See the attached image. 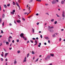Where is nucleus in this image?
Listing matches in <instances>:
<instances>
[{
  "label": "nucleus",
  "instance_id": "aec40b11",
  "mask_svg": "<svg viewBox=\"0 0 65 65\" xmlns=\"http://www.w3.org/2000/svg\"><path fill=\"white\" fill-rule=\"evenodd\" d=\"M32 1H33V0H30V1H29V3H31L32 2Z\"/></svg>",
  "mask_w": 65,
  "mask_h": 65
},
{
  "label": "nucleus",
  "instance_id": "473e14b6",
  "mask_svg": "<svg viewBox=\"0 0 65 65\" xmlns=\"http://www.w3.org/2000/svg\"><path fill=\"white\" fill-rule=\"evenodd\" d=\"M1 22H2V19L1 18H0V24L1 23Z\"/></svg>",
  "mask_w": 65,
  "mask_h": 65
},
{
  "label": "nucleus",
  "instance_id": "37998d69",
  "mask_svg": "<svg viewBox=\"0 0 65 65\" xmlns=\"http://www.w3.org/2000/svg\"><path fill=\"white\" fill-rule=\"evenodd\" d=\"M40 36L41 38H42V35H41Z\"/></svg>",
  "mask_w": 65,
  "mask_h": 65
},
{
  "label": "nucleus",
  "instance_id": "a211bd4d",
  "mask_svg": "<svg viewBox=\"0 0 65 65\" xmlns=\"http://www.w3.org/2000/svg\"><path fill=\"white\" fill-rule=\"evenodd\" d=\"M15 4V2H13V5H14Z\"/></svg>",
  "mask_w": 65,
  "mask_h": 65
},
{
  "label": "nucleus",
  "instance_id": "680f3d73",
  "mask_svg": "<svg viewBox=\"0 0 65 65\" xmlns=\"http://www.w3.org/2000/svg\"><path fill=\"white\" fill-rule=\"evenodd\" d=\"M1 56H2V57H3V54H1Z\"/></svg>",
  "mask_w": 65,
  "mask_h": 65
},
{
  "label": "nucleus",
  "instance_id": "39448f33",
  "mask_svg": "<svg viewBox=\"0 0 65 65\" xmlns=\"http://www.w3.org/2000/svg\"><path fill=\"white\" fill-rule=\"evenodd\" d=\"M51 57V56L48 55L47 56V57L45 58V60H47L48 59H50Z\"/></svg>",
  "mask_w": 65,
  "mask_h": 65
},
{
  "label": "nucleus",
  "instance_id": "8fccbe9b",
  "mask_svg": "<svg viewBox=\"0 0 65 65\" xmlns=\"http://www.w3.org/2000/svg\"><path fill=\"white\" fill-rule=\"evenodd\" d=\"M25 14H27V12H25L24 13Z\"/></svg>",
  "mask_w": 65,
  "mask_h": 65
},
{
  "label": "nucleus",
  "instance_id": "c9c22d12",
  "mask_svg": "<svg viewBox=\"0 0 65 65\" xmlns=\"http://www.w3.org/2000/svg\"><path fill=\"white\" fill-rule=\"evenodd\" d=\"M22 20H23V21H25V19H24V18H22Z\"/></svg>",
  "mask_w": 65,
  "mask_h": 65
},
{
  "label": "nucleus",
  "instance_id": "58836bf2",
  "mask_svg": "<svg viewBox=\"0 0 65 65\" xmlns=\"http://www.w3.org/2000/svg\"><path fill=\"white\" fill-rule=\"evenodd\" d=\"M1 33H3V31L2 30H1Z\"/></svg>",
  "mask_w": 65,
  "mask_h": 65
},
{
  "label": "nucleus",
  "instance_id": "09e8293b",
  "mask_svg": "<svg viewBox=\"0 0 65 65\" xmlns=\"http://www.w3.org/2000/svg\"><path fill=\"white\" fill-rule=\"evenodd\" d=\"M3 50L4 51H5V52H6V50H5V49H4V48H3Z\"/></svg>",
  "mask_w": 65,
  "mask_h": 65
},
{
  "label": "nucleus",
  "instance_id": "2eb2a0df",
  "mask_svg": "<svg viewBox=\"0 0 65 65\" xmlns=\"http://www.w3.org/2000/svg\"><path fill=\"white\" fill-rule=\"evenodd\" d=\"M4 6L5 8H7V6L6 5H4Z\"/></svg>",
  "mask_w": 65,
  "mask_h": 65
},
{
  "label": "nucleus",
  "instance_id": "ea45409f",
  "mask_svg": "<svg viewBox=\"0 0 65 65\" xmlns=\"http://www.w3.org/2000/svg\"><path fill=\"white\" fill-rule=\"evenodd\" d=\"M17 42H19V40L18 39L17 40Z\"/></svg>",
  "mask_w": 65,
  "mask_h": 65
},
{
  "label": "nucleus",
  "instance_id": "a19ab883",
  "mask_svg": "<svg viewBox=\"0 0 65 65\" xmlns=\"http://www.w3.org/2000/svg\"><path fill=\"white\" fill-rule=\"evenodd\" d=\"M45 5H46V6H48V4H45Z\"/></svg>",
  "mask_w": 65,
  "mask_h": 65
},
{
  "label": "nucleus",
  "instance_id": "412c9836",
  "mask_svg": "<svg viewBox=\"0 0 65 65\" xmlns=\"http://www.w3.org/2000/svg\"><path fill=\"white\" fill-rule=\"evenodd\" d=\"M30 41L31 42V43H33V40H30Z\"/></svg>",
  "mask_w": 65,
  "mask_h": 65
},
{
  "label": "nucleus",
  "instance_id": "603ef678",
  "mask_svg": "<svg viewBox=\"0 0 65 65\" xmlns=\"http://www.w3.org/2000/svg\"><path fill=\"white\" fill-rule=\"evenodd\" d=\"M1 10V6H0V11Z\"/></svg>",
  "mask_w": 65,
  "mask_h": 65
},
{
  "label": "nucleus",
  "instance_id": "774afa93",
  "mask_svg": "<svg viewBox=\"0 0 65 65\" xmlns=\"http://www.w3.org/2000/svg\"><path fill=\"white\" fill-rule=\"evenodd\" d=\"M38 47H40V45H38Z\"/></svg>",
  "mask_w": 65,
  "mask_h": 65
},
{
  "label": "nucleus",
  "instance_id": "ddd939ff",
  "mask_svg": "<svg viewBox=\"0 0 65 65\" xmlns=\"http://www.w3.org/2000/svg\"><path fill=\"white\" fill-rule=\"evenodd\" d=\"M23 38L25 40H27V38L24 37Z\"/></svg>",
  "mask_w": 65,
  "mask_h": 65
},
{
  "label": "nucleus",
  "instance_id": "393cba45",
  "mask_svg": "<svg viewBox=\"0 0 65 65\" xmlns=\"http://www.w3.org/2000/svg\"><path fill=\"white\" fill-rule=\"evenodd\" d=\"M31 53L32 54H34V51H32L31 52Z\"/></svg>",
  "mask_w": 65,
  "mask_h": 65
},
{
  "label": "nucleus",
  "instance_id": "b1692460",
  "mask_svg": "<svg viewBox=\"0 0 65 65\" xmlns=\"http://www.w3.org/2000/svg\"><path fill=\"white\" fill-rule=\"evenodd\" d=\"M50 55L51 56H52V57H54V55L53 54H50Z\"/></svg>",
  "mask_w": 65,
  "mask_h": 65
},
{
  "label": "nucleus",
  "instance_id": "5701e85b",
  "mask_svg": "<svg viewBox=\"0 0 65 65\" xmlns=\"http://www.w3.org/2000/svg\"><path fill=\"white\" fill-rule=\"evenodd\" d=\"M17 52L18 54H19V53H20L21 52V51H17Z\"/></svg>",
  "mask_w": 65,
  "mask_h": 65
},
{
  "label": "nucleus",
  "instance_id": "052dcab7",
  "mask_svg": "<svg viewBox=\"0 0 65 65\" xmlns=\"http://www.w3.org/2000/svg\"><path fill=\"white\" fill-rule=\"evenodd\" d=\"M9 25L10 26H12V24H11V23H10Z\"/></svg>",
  "mask_w": 65,
  "mask_h": 65
},
{
  "label": "nucleus",
  "instance_id": "a878e982",
  "mask_svg": "<svg viewBox=\"0 0 65 65\" xmlns=\"http://www.w3.org/2000/svg\"><path fill=\"white\" fill-rule=\"evenodd\" d=\"M35 42L36 43H37V40H35Z\"/></svg>",
  "mask_w": 65,
  "mask_h": 65
},
{
  "label": "nucleus",
  "instance_id": "864d4df0",
  "mask_svg": "<svg viewBox=\"0 0 65 65\" xmlns=\"http://www.w3.org/2000/svg\"><path fill=\"white\" fill-rule=\"evenodd\" d=\"M48 43H50L51 42H50V41L49 40H48Z\"/></svg>",
  "mask_w": 65,
  "mask_h": 65
},
{
  "label": "nucleus",
  "instance_id": "3c124183",
  "mask_svg": "<svg viewBox=\"0 0 65 65\" xmlns=\"http://www.w3.org/2000/svg\"><path fill=\"white\" fill-rule=\"evenodd\" d=\"M9 49L10 50H11L12 49V47H11V48H9Z\"/></svg>",
  "mask_w": 65,
  "mask_h": 65
},
{
  "label": "nucleus",
  "instance_id": "7ed1b4c3",
  "mask_svg": "<svg viewBox=\"0 0 65 65\" xmlns=\"http://www.w3.org/2000/svg\"><path fill=\"white\" fill-rule=\"evenodd\" d=\"M65 12L64 11H63V13H62V17H63V18H64V17H65Z\"/></svg>",
  "mask_w": 65,
  "mask_h": 65
},
{
  "label": "nucleus",
  "instance_id": "4c0bfd02",
  "mask_svg": "<svg viewBox=\"0 0 65 65\" xmlns=\"http://www.w3.org/2000/svg\"><path fill=\"white\" fill-rule=\"evenodd\" d=\"M6 40H4L3 41V43H5V42H6Z\"/></svg>",
  "mask_w": 65,
  "mask_h": 65
},
{
  "label": "nucleus",
  "instance_id": "79ce46f5",
  "mask_svg": "<svg viewBox=\"0 0 65 65\" xmlns=\"http://www.w3.org/2000/svg\"><path fill=\"white\" fill-rule=\"evenodd\" d=\"M7 6H10V4H9L8 5H7Z\"/></svg>",
  "mask_w": 65,
  "mask_h": 65
},
{
  "label": "nucleus",
  "instance_id": "9b49d317",
  "mask_svg": "<svg viewBox=\"0 0 65 65\" xmlns=\"http://www.w3.org/2000/svg\"><path fill=\"white\" fill-rule=\"evenodd\" d=\"M45 38V39H47V40H49V38H48V37H44Z\"/></svg>",
  "mask_w": 65,
  "mask_h": 65
},
{
  "label": "nucleus",
  "instance_id": "c85d7f7f",
  "mask_svg": "<svg viewBox=\"0 0 65 65\" xmlns=\"http://www.w3.org/2000/svg\"><path fill=\"white\" fill-rule=\"evenodd\" d=\"M8 38H9V39H10V38H11V39H12V37H11V36H10Z\"/></svg>",
  "mask_w": 65,
  "mask_h": 65
},
{
  "label": "nucleus",
  "instance_id": "6ab92c4d",
  "mask_svg": "<svg viewBox=\"0 0 65 65\" xmlns=\"http://www.w3.org/2000/svg\"><path fill=\"white\" fill-rule=\"evenodd\" d=\"M8 42H10V39L8 38Z\"/></svg>",
  "mask_w": 65,
  "mask_h": 65
},
{
  "label": "nucleus",
  "instance_id": "4d7b16f0",
  "mask_svg": "<svg viewBox=\"0 0 65 65\" xmlns=\"http://www.w3.org/2000/svg\"><path fill=\"white\" fill-rule=\"evenodd\" d=\"M2 25L3 26H4V22L3 23Z\"/></svg>",
  "mask_w": 65,
  "mask_h": 65
},
{
  "label": "nucleus",
  "instance_id": "338daca9",
  "mask_svg": "<svg viewBox=\"0 0 65 65\" xmlns=\"http://www.w3.org/2000/svg\"><path fill=\"white\" fill-rule=\"evenodd\" d=\"M44 44L45 45H46V43H44Z\"/></svg>",
  "mask_w": 65,
  "mask_h": 65
},
{
  "label": "nucleus",
  "instance_id": "69168bd1",
  "mask_svg": "<svg viewBox=\"0 0 65 65\" xmlns=\"http://www.w3.org/2000/svg\"><path fill=\"white\" fill-rule=\"evenodd\" d=\"M6 65H7V62H6Z\"/></svg>",
  "mask_w": 65,
  "mask_h": 65
},
{
  "label": "nucleus",
  "instance_id": "dca6fc26",
  "mask_svg": "<svg viewBox=\"0 0 65 65\" xmlns=\"http://www.w3.org/2000/svg\"><path fill=\"white\" fill-rule=\"evenodd\" d=\"M17 22L18 23H20L21 22V20H17Z\"/></svg>",
  "mask_w": 65,
  "mask_h": 65
},
{
  "label": "nucleus",
  "instance_id": "1a4fd4ad",
  "mask_svg": "<svg viewBox=\"0 0 65 65\" xmlns=\"http://www.w3.org/2000/svg\"><path fill=\"white\" fill-rule=\"evenodd\" d=\"M16 4L17 6H18L19 7L20 6H19V3L17 2H16Z\"/></svg>",
  "mask_w": 65,
  "mask_h": 65
},
{
  "label": "nucleus",
  "instance_id": "4be33fe9",
  "mask_svg": "<svg viewBox=\"0 0 65 65\" xmlns=\"http://www.w3.org/2000/svg\"><path fill=\"white\" fill-rule=\"evenodd\" d=\"M5 17V15H4V14H3L2 15V17L3 18H4Z\"/></svg>",
  "mask_w": 65,
  "mask_h": 65
},
{
  "label": "nucleus",
  "instance_id": "f3484780",
  "mask_svg": "<svg viewBox=\"0 0 65 65\" xmlns=\"http://www.w3.org/2000/svg\"><path fill=\"white\" fill-rule=\"evenodd\" d=\"M52 37H56V35H55V34L53 35H52Z\"/></svg>",
  "mask_w": 65,
  "mask_h": 65
},
{
  "label": "nucleus",
  "instance_id": "e433bc0d",
  "mask_svg": "<svg viewBox=\"0 0 65 65\" xmlns=\"http://www.w3.org/2000/svg\"><path fill=\"white\" fill-rule=\"evenodd\" d=\"M2 45V43H0V46H1V45Z\"/></svg>",
  "mask_w": 65,
  "mask_h": 65
},
{
  "label": "nucleus",
  "instance_id": "de8ad7c7",
  "mask_svg": "<svg viewBox=\"0 0 65 65\" xmlns=\"http://www.w3.org/2000/svg\"><path fill=\"white\" fill-rule=\"evenodd\" d=\"M32 39H33V40H35V39H35V38H32Z\"/></svg>",
  "mask_w": 65,
  "mask_h": 65
},
{
  "label": "nucleus",
  "instance_id": "a18cd8bd",
  "mask_svg": "<svg viewBox=\"0 0 65 65\" xmlns=\"http://www.w3.org/2000/svg\"><path fill=\"white\" fill-rule=\"evenodd\" d=\"M18 2H19V3H21V1H20V0H18Z\"/></svg>",
  "mask_w": 65,
  "mask_h": 65
},
{
  "label": "nucleus",
  "instance_id": "49530a36",
  "mask_svg": "<svg viewBox=\"0 0 65 65\" xmlns=\"http://www.w3.org/2000/svg\"><path fill=\"white\" fill-rule=\"evenodd\" d=\"M39 23H37V25H39Z\"/></svg>",
  "mask_w": 65,
  "mask_h": 65
},
{
  "label": "nucleus",
  "instance_id": "bb28decb",
  "mask_svg": "<svg viewBox=\"0 0 65 65\" xmlns=\"http://www.w3.org/2000/svg\"><path fill=\"white\" fill-rule=\"evenodd\" d=\"M6 44H9V42H6Z\"/></svg>",
  "mask_w": 65,
  "mask_h": 65
},
{
  "label": "nucleus",
  "instance_id": "7c9ffc66",
  "mask_svg": "<svg viewBox=\"0 0 65 65\" xmlns=\"http://www.w3.org/2000/svg\"><path fill=\"white\" fill-rule=\"evenodd\" d=\"M57 23V21H55L54 22V24H56Z\"/></svg>",
  "mask_w": 65,
  "mask_h": 65
},
{
  "label": "nucleus",
  "instance_id": "423d86ee",
  "mask_svg": "<svg viewBox=\"0 0 65 65\" xmlns=\"http://www.w3.org/2000/svg\"><path fill=\"white\" fill-rule=\"evenodd\" d=\"M26 59L27 58L26 57H25V58L24 59L23 61V62H27V60H26Z\"/></svg>",
  "mask_w": 65,
  "mask_h": 65
},
{
  "label": "nucleus",
  "instance_id": "e2e57ef3",
  "mask_svg": "<svg viewBox=\"0 0 65 65\" xmlns=\"http://www.w3.org/2000/svg\"><path fill=\"white\" fill-rule=\"evenodd\" d=\"M61 31H64V29H61Z\"/></svg>",
  "mask_w": 65,
  "mask_h": 65
},
{
  "label": "nucleus",
  "instance_id": "5fc2aeb1",
  "mask_svg": "<svg viewBox=\"0 0 65 65\" xmlns=\"http://www.w3.org/2000/svg\"><path fill=\"white\" fill-rule=\"evenodd\" d=\"M56 0V2H59V1H58V0Z\"/></svg>",
  "mask_w": 65,
  "mask_h": 65
},
{
  "label": "nucleus",
  "instance_id": "20e7f679",
  "mask_svg": "<svg viewBox=\"0 0 65 65\" xmlns=\"http://www.w3.org/2000/svg\"><path fill=\"white\" fill-rule=\"evenodd\" d=\"M20 36L21 38H23L24 37V34L21 33V34L20 35Z\"/></svg>",
  "mask_w": 65,
  "mask_h": 65
},
{
  "label": "nucleus",
  "instance_id": "f8f14e48",
  "mask_svg": "<svg viewBox=\"0 0 65 65\" xmlns=\"http://www.w3.org/2000/svg\"><path fill=\"white\" fill-rule=\"evenodd\" d=\"M8 55V53H6L5 54V58H6V57L7 56V55Z\"/></svg>",
  "mask_w": 65,
  "mask_h": 65
},
{
  "label": "nucleus",
  "instance_id": "cd10ccee",
  "mask_svg": "<svg viewBox=\"0 0 65 65\" xmlns=\"http://www.w3.org/2000/svg\"><path fill=\"white\" fill-rule=\"evenodd\" d=\"M32 31L33 32V33H34V29L32 28Z\"/></svg>",
  "mask_w": 65,
  "mask_h": 65
},
{
  "label": "nucleus",
  "instance_id": "c756f323",
  "mask_svg": "<svg viewBox=\"0 0 65 65\" xmlns=\"http://www.w3.org/2000/svg\"><path fill=\"white\" fill-rule=\"evenodd\" d=\"M29 54H27V58H28V57H29Z\"/></svg>",
  "mask_w": 65,
  "mask_h": 65
},
{
  "label": "nucleus",
  "instance_id": "0eeeda50",
  "mask_svg": "<svg viewBox=\"0 0 65 65\" xmlns=\"http://www.w3.org/2000/svg\"><path fill=\"white\" fill-rule=\"evenodd\" d=\"M48 28L49 29H53L54 27L53 26L51 27L50 26H48Z\"/></svg>",
  "mask_w": 65,
  "mask_h": 65
},
{
  "label": "nucleus",
  "instance_id": "f257e3e1",
  "mask_svg": "<svg viewBox=\"0 0 65 65\" xmlns=\"http://www.w3.org/2000/svg\"><path fill=\"white\" fill-rule=\"evenodd\" d=\"M15 11V10H13L12 12H10V13L12 14H14Z\"/></svg>",
  "mask_w": 65,
  "mask_h": 65
},
{
  "label": "nucleus",
  "instance_id": "0e129e2a",
  "mask_svg": "<svg viewBox=\"0 0 65 65\" xmlns=\"http://www.w3.org/2000/svg\"><path fill=\"white\" fill-rule=\"evenodd\" d=\"M36 39H37V40H38V38L37 37V38H36Z\"/></svg>",
  "mask_w": 65,
  "mask_h": 65
},
{
  "label": "nucleus",
  "instance_id": "72a5a7b5",
  "mask_svg": "<svg viewBox=\"0 0 65 65\" xmlns=\"http://www.w3.org/2000/svg\"><path fill=\"white\" fill-rule=\"evenodd\" d=\"M56 15L57 17H60V16L58 15L57 14H56Z\"/></svg>",
  "mask_w": 65,
  "mask_h": 65
},
{
  "label": "nucleus",
  "instance_id": "13d9d810",
  "mask_svg": "<svg viewBox=\"0 0 65 65\" xmlns=\"http://www.w3.org/2000/svg\"><path fill=\"white\" fill-rule=\"evenodd\" d=\"M14 40H13L12 41V42L13 43H14Z\"/></svg>",
  "mask_w": 65,
  "mask_h": 65
},
{
  "label": "nucleus",
  "instance_id": "f03ea898",
  "mask_svg": "<svg viewBox=\"0 0 65 65\" xmlns=\"http://www.w3.org/2000/svg\"><path fill=\"white\" fill-rule=\"evenodd\" d=\"M52 4H55L56 3H57V2L55 0H53L52 2Z\"/></svg>",
  "mask_w": 65,
  "mask_h": 65
},
{
  "label": "nucleus",
  "instance_id": "4468645a",
  "mask_svg": "<svg viewBox=\"0 0 65 65\" xmlns=\"http://www.w3.org/2000/svg\"><path fill=\"white\" fill-rule=\"evenodd\" d=\"M61 4H63L64 3V1H62L61 2Z\"/></svg>",
  "mask_w": 65,
  "mask_h": 65
},
{
  "label": "nucleus",
  "instance_id": "bf43d9fd",
  "mask_svg": "<svg viewBox=\"0 0 65 65\" xmlns=\"http://www.w3.org/2000/svg\"><path fill=\"white\" fill-rule=\"evenodd\" d=\"M36 15H39L38 13H36Z\"/></svg>",
  "mask_w": 65,
  "mask_h": 65
},
{
  "label": "nucleus",
  "instance_id": "c03bdc74",
  "mask_svg": "<svg viewBox=\"0 0 65 65\" xmlns=\"http://www.w3.org/2000/svg\"><path fill=\"white\" fill-rule=\"evenodd\" d=\"M38 58L36 60V62H37L38 61Z\"/></svg>",
  "mask_w": 65,
  "mask_h": 65
},
{
  "label": "nucleus",
  "instance_id": "f704fd0d",
  "mask_svg": "<svg viewBox=\"0 0 65 65\" xmlns=\"http://www.w3.org/2000/svg\"><path fill=\"white\" fill-rule=\"evenodd\" d=\"M54 19H52L51 20V22H54Z\"/></svg>",
  "mask_w": 65,
  "mask_h": 65
},
{
  "label": "nucleus",
  "instance_id": "6e6d98bb",
  "mask_svg": "<svg viewBox=\"0 0 65 65\" xmlns=\"http://www.w3.org/2000/svg\"><path fill=\"white\" fill-rule=\"evenodd\" d=\"M61 41V38H60V39H59L60 41Z\"/></svg>",
  "mask_w": 65,
  "mask_h": 65
},
{
  "label": "nucleus",
  "instance_id": "2f4dec72",
  "mask_svg": "<svg viewBox=\"0 0 65 65\" xmlns=\"http://www.w3.org/2000/svg\"><path fill=\"white\" fill-rule=\"evenodd\" d=\"M1 60L2 61H3V59L2 58H1Z\"/></svg>",
  "mask_w": 65,
  "mask_h": 65
},
{
  "label": "nucleus",
  "instance_id": "6e6552de",
  "mask_svg": "<svg viewBox=\"0 0 65 65\" xmlns=\"http://www.w3.org/2000/svg\"><path fill=\"white\" fill-rule=\"evenodd\" d=\"M49 31H50L52 33L53 32H54V30L52 29H51L50 30V29H48Z\"/></svg>",
  "mask_w": 65,
  "mask_h": 65
},
{
  "label": "nucleus",
  "instance_id": "9d476101",
  "mask_svg": "<svg viewBox=\"0 0 65 65\" xmlns=\"http://www.w3.org/2000/svg\"><path fill=\"white\" fill-rule=\"evenodd\" d=\"M14 64H15V65L17 64V61H16V60H15L14 61Z\"/></svg>",
  "mask_w": 65,
  "mask_h": 65
}]
</instances>
